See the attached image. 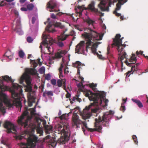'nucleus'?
Instances as JSON below:
<instances>
[{
  "label": "nucleus",
  "instance_id": "nucleus-1",
  "mask_svg": "<svg viewBox=\"0 0 148 148\" xmlns=\"http://www.w3.org/2000/svg\"><path fill=\"white\" fill-rule=\"evenodd\" d=\"M85 21L89 27L88 32H84L82 34V36L86 41V45L84 41H81L76 46V52L78 53H81L87 55L88 49L90 48L92 53L95 55L97 56L99 59L104 60V58L102 56L96 52L97 48L98 45L101 44L100 42H95V40H100L102 39L103 35L92 30L90 28H95L96 23L95 21L92 20L87 16Z\"/></svg>",
  "mask_w": 148,
  "mask_h": 148
},
{
  "label": "nucleus",
  "instance_id": "nucleus-2",
  "mask_svg": "<svg viewBox=\"0 0 148 148\" xmlns=\"http://www.w3.org/2000/svg\"><path fill=\"white\" fill-rule=\"evenodd\" d=\"M1 78L2 80L0 79V110L4 114L6 112L3 106L4 104L9 108H13L14 106L21 108L22 107L21 97L23 96V90L21 86L17 84H13L12 88H10L12 94V98L9 99L6 94L2 92L9 89L7 86L3 85V80L7 82H12V78L8 75L2 76Z\"/></svg>",
  "mask_w": 148,
  "mask_h": 148
},
{
  "label": "nucleus",
  "instance_id": "nucleus-3",
  "mask_svg": "<svg viewBox=\"0 0 148 148\" xmlns=\"http://www.w3.org/2000/svg\"><path fill=\"white\" fill-rule=\"evenodd\" d=\"M84 94L90 101H92L93 102L86 106L83 110L82 116L83 119L89 118L92 115V112L96 113L97 116L101 110V106L105 108L107 106L108 100L106 99V95L104 92L98 91L94 93L88 90L85 92Z\"/></svg>",
  "mask_w": 148,
  "mask_h": 148
},
{
  "label": "nucleus",
  "instance_id": "nucleus-4",
  "mask_svg": "<svg viewBox=\"0 0 148 148\" xmlns=\"http://www.w3.org/2000/svg\"><path fill=\"white\" fill-rule=\"evenodd\" d=\"M114 113V112L110 110L104 114L102 116H99L98 119H95L94 128H90L87 125L86 121L82 122L79 119V117L75 112H74L72 118V121L74 124L76 125L77 128H79V125L82 124V130L85 135H87V132H92L95 130L101 132L102 126L108 127L109 125L110 118Z\"/></svg>",
  "mask_w": 148,
  "mask_h": 148
},
{
  "label": "nucleus",
  "instance_id": "nucleus-5",
  "mask_svg": "<svg viewBox=\"0 0 148 148\" xmlns=\"http://www.w3.org/2000/svg\"><path fill=\"white\" fill-rule=\"evenodd\" d=\"M24 80H25L26 83L25 89V91L27 92L28 105L30 107H31L32 105V103L35 102V100L36 98V92L32 89L31 80L30 76L25 73H23L20 77L19 79L20 83L23 84Z\"/></svg>",
  "mask_w": 148,
  "mask_h": 148
},
{
  "label": "nucleus",
  "instance_id": "nucleus-6",
  "mask_svg": "<svg viewBox=\"0 0 148 148\" xmlns=\"http://www.w3.org/2000/svg\"><path fill=\"white\" fill-rule=\"evenodd\" d=\"M47 20V21L45 22V24H48L46 28V31L48 32L53 33L56 31L55 29L53 28L54 27H59L62 29H64L65 30H64L63 32L62 33L61 35L58 36V39L59 40L63 41L65 40L67 37L69 35L72 36L75 35V32L73 30H72L71 32L70 35L64 34L68 30V29L65 28L64 25L62 24L61 23H57L55 25L51 22H49L50 20L49 18H48Z\"/></svg>",
  "mask_w": 148,
  "mask_h": 148
},
{
  "label": "nucleus",
  "instance_id": "nucleus-7",
  "mask_svg": "<svg viewBox=\"0 0 148 148\" xmlns=\"http://www.w3.org/2000/svg\"><path fill=\"white\" fill-rule=\"evenodd\" d=\"M25 132V135H21L17 136V139L21 140L23 138H26L27 141V144L22 143L20 145L21 148H32L36 146L37 144L38 137L35 135H30Z\"/></svg>",
  "mask_w": 148,
  "mask_h": 148
},
{
  "label": "nucleus",
  "instance_id": "nucleus-8",
  "mask_svg": "<svg viewBox=\"0 0 148 148\" xmlns=\"http://www.w3.org/2000/svg\"><path fill=\"white\" fill-rule=\"evenodd\" d=\"M121 36L120 34H117L115 39L113 40V42L111 44L112 47L115 46L117 47V49L118 51L119 55L121 61V64L122 66L123 65V60L124 58H126V53L124 52L123 49L126 46V45H123L121 39H120Z\"/></svg>",
  "mask_w": 148,
  "mask_h": 148
},
{
  "label": "nucleus",
  "instance_id": "nucleus-9",
  "mask_svg": "<svg viewBox=\"0 0 148 148\" xmlns=\"http://www.w3.org/2000/svg\"><path fill=\"white\" fill-rule=\"evenodd\" d=\"M42 38L44 39L40 45V47L41 49V52L43 51L42 49L43 45L46 48L49 52H51L52 51V49L51 47L49 46V45H51L53 43L54 40L52 38L48 35L45 32L42 34Z\"/></svg>",
  "mask_w": 148,
  "mask_h": 148
},
{
  "label": "nucleus",
  "instance_id": "nucleus-10",
  "mask_svg": "<svg viewBox=\"0 0 148 148\" xmlns=\"http://www.w3.org/2000/svg\"><path fill=\"white\" fill-rule=\"evenodd\" d=\"M14 12L16 15V17L13 22L12 29L19 35H22L23 34V32L21 30L20 18L19 16L18 12L15 10H14Z\"/></svg>",
  "mask_w": 148,
  "mask_h": 148
},
{
  "label": "nucleus",
  "instance_id": "nucleus-11",
  "mask_svg": "<svg viewBox=\"0 0 148 148\" xmlns=\"http://www.w3.org/2000/svg\"><path fill=\"white\" fill-rule=\"evenodd\" d=\"M42 121V122L43 124L45 127L47 126L46 125V122L42 119L40 114H38V117H36V120L32 125L33 128H37V132L40 134V136H42L43 133L42 128L40 127L41 122Z\"/></svg>",
  "mask_w": 148,
  "mask_h": 148
},
{
  "label": "nucleus",
  "instance_id": "nucleus-12",
  "mask_svg": "<svg viewBox=\"0 0 148 148\" xmlns=\"http://www.w3.org/2000/svg\"><path fill=\"white\" fill-rule=\"evenodd\" d=\"M31 119L32 118L29 116V112L26 110L23 112L22 115L18 118V122L19 124L22 125L24 124L25 127H26L28 125V121Z\"/></svg>",
  "mask_w": 148,
  "mask_h": 148
},
{
  "label": "nucleus",
  "instance_id": "nucleus-13",
  "mask_svg": "<svg viewBox=\"0 0 148 148\" xmlns=\"http://www.w3.org/2000/svg\"><path fill=\"white\" fill-rule=\"evenodd\" d=\"M112 4L111 0H102L101 1L98 5V7L102 11L109 12V7Z\"/></svg>",
  "mask_w": 148,
  "mask_h": 148
},
{
  "label": "nucleus",
  "instance_id": "nucleus-14",
  "mask_svg": "<svg viewBox=\"0 0 148 148\" xmlns=\"http://www.w3.org/2000/svg\"><path fill=\"white\" fill-rule=\"evenodd\" d=\"M4 127L7 129L8 133H12L16 134L17 133V127L11 122L6 121L4 124Z\"/></svg>",
  "mask_w": 148,
  "mask_h": 148
},
{
  "label": "nucleus",
  "instance_id": "nucleus-15",
  "mask_svg": "<svg viewBox=\"0 0 148 148\" xmlns=\"http://www.w3.org/2000/svg\"><path fill=\"white\" fill-rule=\"evenodd\" d=\"M38 16H36L32 17V23L33 25H30V30L29 32L31 33L32 32L33 34H36L38 31Z\"/></svg>",
  "mask_w": 148,
  "mask_h": 148
},
{
  "label": "nucleus",
  "instance_id": "nucleus-16",
  "mask_svg": "<svg viewBox=\"0 0 148 148\" xmlns=\"http://www.w3.org/2000/svg\"><path fill=\"white\" fill-rule=\"evenodd\" d=\"M118 3L116 5V8L115 10L114 11L113 13L117 16H120V18L121 20H123L124 16L121 15V14L118 13L117 11L119 10L121 8V6L123 5L125 3H126L128 0H117Z\"/></svg>",
  "mask_w": 148,
  "mask_h": 148
},
{
  "label": "nucleus",
  "instance_id": "nucleus-17",
  "mask_svg": "<svg viewBox=\"0 0 148 148\" xmlns=\"http://www.w3.org/2000/svg\"><path fill=\"white\" fill-rule=\"evenodd\" d=\"M40 59H39L38 61L36 60L30 59L31 64L34 68H32L29 70V73L32 75H38V74L37 73V71L35 68L38 65V62H40Z\"/></svg>",
  "mask_w": 148,
  "mask_h": 148
},
{
  "label": "nucleus",
  "instance_id": "nucleus-18",
  "mask_svg": "<svg viewBox=\"0 0 148 148\" xmlns=\"http://www.w3.org/2000/svg\"><path fill=\"white\" fill-rule=\"evenodd\" d=\"M45 141L48 143L49 148H54L56 146L57 143L56 140L50 135H48L46 137Z\"/></svg>",
  "mask_w": 148,
  "mask_h": 148
},
{
  "label": "nucleus",
  "instance_id": "nucleus-19",
  "mask_svg": "<svg viewBox=\"0 0 148 148\" xmlns=\"http://www.w3.org/2000/svg\"><path fill=\"white\" fill-rule=\"evenodd\" d=\"M95 2L94 1H92L90 4H89L88 8L92 12H94L97 14L100 15L102 14V16L103 15V13H102L98 10L97 9L95 8Z\"/></svg>",
  "mask_w": 148,
  "mask_h": 148
},
{
  "label": "nucleus",
  "instance_id": "nucleus-20",
  "mask_svg": "<svg viewBox=\"0 0 148 148\" xmlns=\"http://www.w3.org/2000/svg\"><path fill=\"white\" fill-rule=\"evenodd\" d=\"M136 57L135 54H132V56L129 59V61L130 63L128 62L126 60L124 62L128 66H132V64H135L136 61Z\"/></svg>",
  "mask_w": 148,
  "mask_h": 148
},
{
  "label": "nucleus",
  "instance_id": "nucleus-21",
  "mask_svg": "<svg viewBox=\"0 0 148 148\" xmlns=\"http://www.w3.org/2000/svg\"><path fill=\"white\" fill-rule=\"evenodd\" d=\"M56 5V4L55 1L53 0H51L47 3V8L49 9V10L50 12H53L54 11L53 9Z\"/></svg>",
  "mask_w": 148,
  "mask_h": 148
},
{
  "label": "nucleus",
  "instance_id": "nucleus-22",
  "mask_svg": "<svg viewBox=\"0 0 148 148\" xmlns=\"http://www.w3.org/2000/svg\"><path fill=\"white\" fill-rule=\"evenodd\" d=\"M86 8L84 7V5L82 6H78L75 9L76 12L77 14H79V16L82 15L83 11L84 10H86Z\"/></svg>",
  "mask_w": 148,
  "mask_h": 148
},
{
  "label": "nucleus",
  "instance_id": "nucleus-23",
  "mask_svg": "<svg viewBox=\"0 0 148 148\" xmlns=\"http://www.w3.org/2000/svg\"><path fill=\"white\" fill-rule=\"evenodd\" d=\"M69 138L67 135H65L63 134L61 137V138L59 139L58 142L60 143L64 144L66 142L69 140Z\"/></svg>",
  "mask_w": 148,
  "mask_h": 148
},
{
  "label": "nucleus",
  "instance_id": "nucleus-24",
  "mask_svg": "<svg viewBox=\"0 0 148 148\" xmlns=\"http://www.w3.org/2000/svg\"><path fill=\"white\" fill-rule=\"evenodd\" d=\"M62 62L61 64V66L59 69V75L60 78L61 79H62V78L63 77V75L62 73V69L64 66V65H65V60L63 58L62 59Z\"/></svg>",
  "mask_w": 148,
  "mask_h": 148
},
{
  "label": "nucleus",
  "instance_id": "nucleus-25",
  "mask_svg": "<svg viewBox=\"0 0 148 148\" xmlns=\"http://www.w3.org/2000/svg\"><path fill=\"white\" fill-rule=\"evenodd\" d=\"M14 54V53L10 51H8L5 54L4 56L8 57L10 60L13 58Z\"/></svg>",
  "mask_w": 148,
  "mask_h": 148
},
{
  "label": "nucleus",
  "instance_id": "nucleus-26",
  "mask_svg": "<svg viewBox=\"0 0 148 148\" xmlns=\"http://www.w3.org/2000/svg\"><path fill=\"white\" fill-rule=\"evenodd\" d=\"M70 100L71 104L73 103V101H76L80 102L82 101L81 99L79 98V95H76L75 97H73L71 99H70Z\"/></svg>",
  "mask_w": 148,
  "mask_h": 148
},
{
  "label": "nucleus",
  "instance_id": "nucleus-27",
  "mask_svg": "<svg viewBox=\"0 0 148 148\" xmlns=\"http://www.w3.org/2000/svg\"><path fill=\"white\" fill-rule=\"evenodd\" d=\"M66 80L65 79H58L57 82V84L59 87H60L62 86V84L64 85V86H65L66 84Z\"/></svg>",
  "mask_w": 148,
  "mask_h": 148
},
{
  "label": "nucleus",
  "instance_id": "nucleus-28",
  "mask_svg": "<svg viewBox=\"0 0 148 148\" xmlns=\"http://www.w3.org/2000/svg\"><path fill=\"white\" fill-rule=\"evenodd\" d=\"M81 79L82 82L81 83L78 84H77V87L80 90L83 91L84 87V86L82 84V83L84 82L83 77H81Z\"/></svg>",
  "mask_w": 148,
  "mask_h": 148
},
{
  "label": "nucleus",
  "instance_id": "nucleus-29",
  "mask_svg": "<svg viewBox=\"0 0 148 148\" xmlns=\"http://www.w3.org/2000/svg\"><path fill=\"white\" fill-rule=\"evenodd\" d=\"M69 125H63V134L67 135V132L69 130Z\"/></svg>",
  "mask_w": 148,
  "mask_h": 148
},
{
  "label": "nucleus",
  "instance_id": "nucleus-30",
  "mask_svg": "<svg viewBox=\"0 0 148 148\" xmlns=\"http://www.w3.org/2000/svg\"><path fill=\"white\" fill-rule=\"evenodd\" d=\"M30 111L31 112V113L32 115H34L35 118L34 119L35 121L36 120V117H38V114H40V113H38V114H36L35 113L36 112V108H31L30 109Z\"/></svg>",
  "mask_w": 148,
  "mask_h": 148
},
{
  "label": "nucleus",
  "instance_id": "nucleus-31",
  "mask_svg": "<svg viewBox=\"0 0 148 148\" xmlns=\"http://www.w3.org/2000/svg\"><path fill=\"white\" fill-rule=\"evenodd\" d=\"M127 99V98H126V100L124 99H123V101L121 103V107L120 108V110L122 111L123 112H124L126 109L125 105V104L126 102Z\"/></svg>",
  "mask_w": 148,
  "mask_h": 148
},
{
  "label": "nucleus",
  "instance_id": "nucleus-32",
  "mask_svg": "<svg viewBox=\"0 0 148 148\" xmlns=\"http://www.w3.org/2000/svg\"><path fill=\"white\" fill-rule=\"evenodd\" d=\"M136 70L135 68V66H132L131 68V70L130 71H128L127 73V75L126 76V79L127 78H128L130 76V74H133V71H136Z\"/></svg>",
  "mask_w": 148,
  "mask_h": 148
},
{
  "label": "nucleus",
  "instance_id": "nucleus-33",
  "mask_svg": "<svg viewBox=\"0 0 148 148\" xmlns=\"http://www.w3.org/2000/svg\"><path fill=\"white\" fill-rule=\"evenodd\" d=\"M132 100L134 102L136 103L139 108H141L143 107L142 103L139 100L136 99H134L133 98L132 99Z\"/></svg>",
  "mask_w": 148,
  "mask_h": 148
},
{
  "label": "nucleus",
  "instance_id": "nucleus-34",
  "mask_svg": "<svg viewBox=\"0 0 148 148\" xmlns=\"http://www.w3.org/2000/svg\"><path fill=\"white\" fill-rule=\"evenodd\" d=\"M66 53V51H61L60 53H58L56 56L58 58H60L63 56V55H65Z\"/></svg>",
  "mask_w": 148,
  "mask_h": 148
},
{
  "label": "nucleus",
  "instance_id": "nucleus-35",
  "mask_svg": "<svg viewBox=\"0 0 148 148\" xmlns=\"http://www.w3.org/2000/svg\"><path fill=\"white\" fill-rule=\"evenodd\" d=\"M91 148H103V145L101 143H99L97 145L93 144L92 145Z\"/></svg>",
  "mask_w": 148,
  "mask_h": 148
},
{
  "label": "nucleus",
  "instance_id": "nucleus-36",
  "mask_svg": "<svg viewBox=\"0 0 148 148\" xmlns=\"http://www.w3.org/2000/svg\"><path fill=\"white\" fill-rule=\"evenodd\" d=\"M34 6V5L33 4L31 3L27 5V8L28 10H30L33 9Z\"/></svg>",
  "mask_w": 148,
  "mask_h": 148
},
{
  "label": "nucleus",
  "instance_id": "nucleus-37",
  "mask_svg": "<svg viewBox=\"0 0 148 148\" xmlns=\"http://www.w3.org/2000/svg\"><path fill=\"white\" fill-rule=\"evenodd\" d=\"M45 68L44 66L41 67L39 69V72L41 74H43L45 71Z\"/></svg>",
  "mask_w": 148,
  "mask_h": 148
},
{
  "label": "nucleus",
  "instance_id": "nucleus-38",
  "mask_svg": "<svg viewBox=\"0 0 148 148\" xmlns=\"http://www.w3.org/2000/svg\"><path fill=\"white\" fill-rule=\"evenodd\" d=\"M63 125H59L58 126L57 130L58 131L61 132L63 134Z\"/></svg>",
  "mask_w": 148,
  "mask_h": 148
},
{
  "label": "nucleus",
  "instance_id": "nucleus-39",
  "mask_svg": "<svg viewBox=\"0 0 148 148\" xmlns=\"http://www.w3.org/2000/svg\"><path fill=\"white\" fill-rule=\"evenodd\" d=\"M19 56L21 58H23L25 55L24 53L23 50H20L18 52Z\"/></svg>",
  "mask_w": 148,
  "mask_h": 148
},
{
  "label": "nucleus",
  "instance_id": "nucleus-40",
  "mask_svg": "<svg viewBox=\"0 0 148 148\" xmlns=\"http://www.w3.org/2000/svg\"><path fill=\"white\" fill-rule=\"evenodd\" d=\"M97 86V84L92 83L91 84V87H92V90L94 91H96L97 90V89L96 88Z\"/></svg>",
  "mask_w": 148,
  "mask_h": 148
},
{
  "label": "nucleus",
  "instance_id": "nucleus-41",
  "mask_svg": "<svg viewBox=\"0 0 148 148\" xmlns=\"http://www.w3.org/2000/svg\"><path fill=\"white\" fill-rule=\"evenodd\" d=\"M47 95L49 96H52L53 95V93L52 91H45Z\"/></svg>",
  "mask_w": 148,
  "mask_h": 148
},
{
  "label": "nucleus",
  "instance_id": "nucleus-42",
  "mask_svg": "<svg viewBox=\"0 0 148 148\" xmlns=\"http://www.w3.org/2000/svg\"><path fill=\"white\" fill-rule=\"evenodd\" d=\"M74 27L75 29H77L80 31H82L83 30L82 28L79 25H75L74 26Z\"/></svg>",
  "mask_w": 148,
  "mask_h": 148
},
{
  "label": "nucleus",
  "instance_id": "nucleus-43",
  "mask_svg": "<svg viewBox=\"0 0 148 148\" xmlns=\"http://www.w3.org/2000/svg\"><path fill=\"white\" fill-rule=\"evenodd\" d=\"M81 63L79 61H77L75 64V66H76L77 68H80L81 65Z\"/></svg>",
  "mask_w": 148,
  "mask_h": 148
},
{
  "label": "nucleus",
  "instance_id": "nucleus-44",
  "mask_svg": "<svg viewBox=\"0 0 148 148\" xmlns=\"http://www.w3.org/2000/svg\"><path fill=\"white\" fill-rule=\"evenodd\" d=\"M45 128L47 131H50L52 130L53 127L51 126L47 125L45 127Z\"/></svg>",
  "mask_w": 148,
  "mask_h": 148
},
{
  "label": "nucleus",
  "instance_id": "nucleus-45",
  "mask_svg": "<svg viewBox=\"0 0 148 148\" xmlns=\"http://www.w3.org/2000/svg\"><path fill=\"white\" fill-rule=\"evenodd\" d=\"M51 75L49 73L47 74L46 75L45 78L48 81L50 80L51 79Z\"/></svg>",
  "mask_w": 148,
  "mask_h": 148
},
{
  "label": "nucleus",
  "instance_id": "nucleus-46",
  "mask_svg": "<svg viewBox=\"0 0 148 148\" xmlns=\"http://www.w3.org/2000/svg\"><path fill=\"white\" fill-rule=\"evenodd\" d=\"M132 138L134 140L135 143L136 144H137L138 141H137L136 136L135 135H133L132 136Z\"/></svg>",
  "mask_w": 148,
  "mask_h": 148
},
{
  "label": "nucleus",
  "instance_id": "nucleus-47",
  "mask_svg": "<svg viewBox=\"0 0 148 148\" xmlns=\"http://www.w3.org/2000/svg\"><path fill=\"white\" fill-rule=\"evenodd\" d=\"M1 143L3 144L4 145H6V142L5 141V139L3 136L1 138Z\"/></svg>",
  "mask_w": 148,
  "mask_h": 148
},
{
  "label": "nucleus",
  "instance_id": "nucleus-48",
  "mask_svg": "<svg viewBox=\"0 0 148 148\" xmlns=\"http://www.w3.org/2000/svg\"><path fill=\"white\" fill-rule=\"evenodd\" d=\"M27 39V41L29 43H31L33 41V38L30 36L28 37Z\"/></svg>",
  "mask_w": 148,
  "mask_h": 148
},
{
  "label": "nucleus",
  "instance_id": "nucleus-49",
  "mask_svg": "<svg viewBox=\"0 0 148 148\" xmlns=\"http://www.w3.org/2000/svg\"><path fill=\"white\" fill-rule=\"evenodd\" d=\"M69 68L67 66H66V68L64 70V73L65 74H67L69 73Z\"/></svg>",
  "mask_w": 148,
  "mask_h": 148
},
{
  "label": "nucleus",
  "instance_id": "nucleus-50",
  "mask_svg": "<svg viewBox=\"0 0 148 148\" xmlns=\"http://www.w3.org/2000/svg\"><path fill=\"white\" fill-rule=\"evenodd\" d=\"M57 45L60 47H62L64 45V43L62 42H58Z\"/></svg>",
  "mask_w": 148,
  "mask_h": 148
},
{
  "label": "nucleus",
  "instance_id": "nucleus-51",
  "mask_svg": "<svg viewBox=\"0 0 148 148\" xmlns=\"http://www.w3.org/2000/svg\"><path fill=\"white\" fill-rule=\"evenodd\" d=\"M51 84L54 85H55L56 84V80L55 79H52L51 80Z\"/></svg>",
  "mask_w": 148,
  "mask_h": 148
},
{
  "label": "nucleus",
  "instance_id": "nucleus-52",
  "mask_svg": "<svg viewBox=\"0 0 148 148\" xmlns=\"http://www.w3.org/2000/svg\"><path fill=\"white\" fill-rule=\"evenodd\" d=\"M63 14H66L67 15H70V14H69L63 13L62 12H59L57 14L59 16H61Z\"/></svg>",
  "mask_w": 148,
  "mask_h": 148
},
{
  "label": "nucleus",
  "instance_id": "nucleus-53",
  "mask_svg": "<svg viewBox=\"0 0 148 148\" xmlns=\"http://www.w3.org/2000/svg\"><path fill=\"white\" fill-rule=\"evenodd\" d=\"M21 10L22 11H27L28 10H27V8H25V7H22L21 8Z\"/></svg>",
  "mask_w": 148,
  "mask_h": 148
},
{
  "label": "nucleus",
  "instance_id": "nucleus-54",
  "mask_svg": "<svg viewBox=\"0 0 148 148\" xmlns=\"http://www.w3.org/2000/svg\"><path fill=\"white\" fill-rule=\"evenodd\" d=\"M143 51H139V52H138V51H137L136 52V53L137 54V55H138L139 54H141L142 55H143Z\"/></svg>",
  "mask_w": 148,
  "mask_h": 148
},
{
  "label": "nucleus",
  "instance_id": "nucleus-55",
  "mask_svg": "<svg viewBox=\"0 0 148 148\" xmlns=\"http://www.w3.org/2000/svg\"><path fill=\"white\" fill-rule=\"evenodd\" d=\"M51 17L52 18L55 19L56 18V16L55 14L53 13H52L51 14Z\"/></svg>",
  "mask_w": 148,
  "mask_h": 148
},
{
  "label": "nucleus",
  "instance_id": "nucleus-56",
  "mask_svg": "<svg viewBox=\"0 0 148 148\" xmlns=\"http://www.w3.org/2000/svg\"><path fill=\"white\" fill-rule=\"evenodd\" d=\"M31 119H30L29 121H28V123H27V124H28V125H27V127H25V125H24H24H21V124H20V125H22V126H24V127H28L29 126H30V125H29V123H30V121H31Z\"/></svg>",
  "mask_w": 148,
  "mask_h": 148
},
{
  "label": "nucleus",
  "instance_id": "nucleus-57",
  "mask_svg": "<svg viewBox=\"0 0 148 148\" xmlns=\"http://www.w3.org/2000/svg\"><path fill=\"white\" fill-rule=\"evenodd\" d=\"M4 1H1L0 2V6H3L4 5L3 3Z\"/></svg>",
  "mask_w": 148,
  "mask_h": 148
},
{
  "label": "nucleus",
  "instance_id": "nucleus-58",
  "mask_svg": "<svg viewBox=\"0 0 148 148\" xmlns=\"http://www.w3.org/2000/svg\"><path fill=\"white\" fill-rule=\"evenodd\" d=\"M71 95L69 93H68L66 95V97L67 98H69L70 97Z\"/></svg>",
  "mask_w": 148,
  "mask_h": 148
},
{
  "label": "nucleus",
  "instance_id": "nucleus-59",
  "mask_svg": "<svg viewBox=\"0 0 148 148\" xmlns=\"http://www.w3.org/2000/svg\"><path fill=\"white\" fill-rule=\"evenodd\" d=\"M46 91H45L43 92V96L44 97H45L46 95H47V94L46 93Z\"/></svg>",
  "mask_w": 148,
  "mask_h": 148
},
{
  "label": "nucleus",
  "instance_id": "nucleus-60",
  "mask_svg": "<svg viewBox=\"0 0 148 148\" xmlns=\"http://www.w3.org/2000/svg\"><path fill=\"white\" fill-rule=\"evenodd\" d=\"M26 0H20V1L21 3H24Z\"/></svg>",
  "mask_w": 148,
  "mask_h": 148
},
{
  "label": "nucleus",
  "instance_id": "nucleus-61",
  "mask_svg": "<svg viewBox=\"0 0 148 148\" xmlns=\"http://www.w3.org/2000/svg\"><path fill=\"white\" fill-rule=\"evenodd\" d=\"M110 50V47L109 46H108L107 48V51H108L107 53L108 54L109 53Z\"/></svg>",
  "mask_w": 148,
  "mask_h": 148
},
{
  "label": "nucleus",
  "instance_id": "nucleus-62",
  "mask_svg": "<svg viewBox=\"0 0 148 148\" xmlns=\"http://www.w3.org/2000/svg\"><path fill=\"white\" fill-rule=\"evenodd\" d=\"M122 116H121L119 118L118 117H116L117 119H116L115 120H119V119H120L121 118H122Z\"/></svg>",
  "mask_w": 148,
  "mask_h": 148
},
{
  "label": "nucleus",
  "instance_id": "nucleus-63",
  "mask_svg": "<svg viewBox=\"0 0 148 148\" xmlns=\"http://www.w3.org/2000/svg\"><path fill=\"white\" fill-rule=\"evenodd\" d=\"M61 114H62L61 111H60V110L59 112L58 113V115H61Z\"/></svg>",
  "mask_w": 148,
  "mask_h": 148
},
{
  "label": "nucleus",
  "instance_id": "nucleus-64",
  "mask_svg": "<svg viewBox=\"0 0 148 148\" xmlns=\"http://www.w3.org/2000/svg\"><path fill=\"white\" fill-rule=\"evenodd\" d=\"M32 55L31 54H29L28 55V58H29L30 57H31Z\"/></svg>",
  "mask_w": 148,
  "mask_h": 148
}]
</instances>
